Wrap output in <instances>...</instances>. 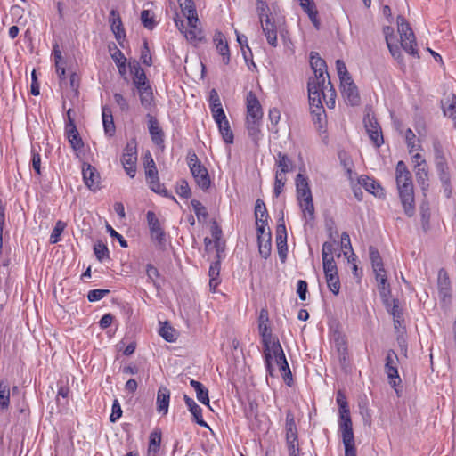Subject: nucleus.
<instances>
[{
    "label": "nucleus",
    "instance_id": "34",
    "mask_svg": "<svg viewBox=\"0 0 456 456\" xmlns=\"http://www.w3.org/2000/svg\"><path fill=\"white\" fill-rule=\"evenodd\" d=\"M148 117H149V132L151 134L152 142H162L163 133H162V129L160 128L158 120L155 118H153L152 116H151L150 114H148Z\"/></svg>",
    "mask_w": 456,
    "mask_h": 456
},
{
    "label": "nucleus",
    "instance_id": "37",
    "mask_svg": "<svg viewBox=\"0 0 456 456\" xmlns=\"http://www.w3.org/2000/svg\"><path fill=\"white\" fill-rule=\"evenodd\" d=\"M415 173L418 183L421 186L422 190H425L426 187L428 186V183H427L428 180L427 163L415 165Z\"/></svg>",
    "mask_w": 456,
    "mask_h": 456
},
{
    "label": "nucleus",
    "instance_id": "28",
    "mask_svg": "<svg viewBox=\"0 0 456 456\" xmlns=\"http://www.w3.org/2000/svg\"><path fill=\"white\" fill-rule=\"evenodd\" d=\"M297 199L312 196V191L308 183V179L302 174L296 176Z\"/></svg>",
    "mask_w": 456,
    "mask_h": 456
},
{
    "label": "nucleus",
    "instance_id": "44",
    "mask_svg": "<svg viewBox=\"0 0 456 456\" xmlns=\"http://www.w3.org/2000/svg\"><path fill=\"white\" fill-rule=\"evenodd\" d=\"M276 164L280 167V170H277L276 172H281L282 175L289 171L292 165L288 156L281 152L277 153Z\"/></svg>",
    "mask_w": 456,
    "mask_h": 456
},
{
    "label": "nucleus",
    "instance_id": "20",
    "mask_svg": "<svg viewBox=\"0 0 456 456\" xmlns=\"http://www.w3.org/2000/svg\"><path fill=\"white\" fill-rule=\"evenodd\" d=\"M438 292L443 302L451 299V281L446 272L443 269L438 273Z\"/></svg>",
    "mask_w": 456,
    "mask_h": 456
},
{
    "label": "nucleus",
    "instance_id": "38",
    "mask_svg": "<svg viewBox=\"0 0 456 456\" xmlns=\"http://www.w3.org/2000/svg\"><path fill=\"white\" fill-rule=\"evenodd\" d=\"M111 58L116 63L119 74L124 77L126 73V58L124 53L117 47H115V51L111 53Z\"/></svg>",
    "mask_w": 456,
    "mask_h": 456
},
{
    "label": "nucleus",
    "instance_id": "53",
    "mask_svg": "<svg viewBox=\"0 0 456 456\" xmlns=\"http://www.w3.org/2000/svg\"><path fill=\"white\" fill-rule=\"evenodd\" d=\"M378 289L384 305L389 306L388 298L391 294V289L390 285L387 283V281L378 283Z\"/></svg>",
    "mask_w": 456,
    "mask_h": 456
},
{
    "label": "nucleus",
    "instance_id": "31",
    "mask_svg": "<svg viewBox=\"0 0 456 456\" xmlns=\"http://www.w3.org/2000/svg\"><path fill=\"white\" fill-rule=\"evenodd\" d=\"M102 124L106 134L112 135L115 132V125L111 109L108 106L102 107Z\"/></svg>",
    "mask_w": 456,
    "mask_h": 456
},
{
    "label": "nucleus",
    "instance_id": "40",
    "mask_svg": "<svg viewBox=\"0 0 456 456\" xmlns=\"http://www.w3.org/2000/svg\"><path fill=\"white\" fill-rule=\"evenodd\" d=\"M188 28L181 31L184 34V37L187 40L195 42L200 40L201 38V31L197 27V23H188Z\"/></svg>",
    "mask_w": 456,
    "mask_h": 456
},
{
    "label": "nucleus",
    "instance_id": "45",
    "mask_svg": "<svg viewBox=\"0 0 456 456\" xmlns=\"http://www.w3.org/2000/svg\"><path fill=\"white\" fill-rule=\"evenodd\" d=\"M141 21L143 27L147 29H153L157 23L154 19V14L150 10H142L141 12Z\"/></svg>",
    "mask_w": 456,
    "mask_h": 456
},
{
    "label": "nucleus",
    "instance_id": "41",
    "mask_svg": "<svg viewBox=\"0 0 456 456\" xmlns=\"http://www.w3.org/2000/svg\"><path fill=\"white\" fill-rule=\"evenodd\" d=\"M255 218H256V224H258L262 221H267V219H268V213H267L265 204L260 199L256 200V201Z\"/></svg>",
    "mask_w": 456,
    "mask_h": 456
},
{
    "label": "nucleus",
    "instance_id": "42",
    "mask_svg": "<svg viewBox=\"0 0 456 456\" xmlns=\"http://www.w3.org/2000/svg\"><path fill=\"white\" fill-rule=\"evenodd\" d=\"M369 256L371 261L373 271H383V262L379 250L375 247L370 246L369 248Z\"/></svg>",
    "mask_w": 456,
    "mask_h": 456
},
{
    "label": "nucleus",
    "instance_id": "64",
    "mask_svg": "<svg viewBox=\"0 0 456 456\" xmlns=\"http://www.w3.org/2000/svg\"><path fill=\"white\" fill-rule=\"evenodd\" d=\"M324 275L338 273V267L334 258L322 260Z\"/></svg>",
    "mask_w": 456,
    "mask_h": 456
},
{
    "label": "nucleus",
    "instance_id": "46",
    "mask_svg": "<svg viewBox=\"0 0 456 456\" xmlns=\"http://www.w3.org/2000/svg\"><path fill=\"white\" fill-rule=\"evenodd\" d=\"M258 329L262 338L263 346L267 347L268 344H270L272 340H274L272 336L271 329L267 323L263 322L259 323Z\"/></svg>",
    "mask_w": 456,
    "mask_h": 456
},
{
    "label": "nucleus",
    "instance_id": "55",
    "mask_svg": "<svg viewBox=\"0 0 456 456\" xmlns=\"http://www.w3.org/2000/svg\"><path fill=\"white\" fill-rule=\"evenodd\" d=\"M286 178L281 174V172L275 173L274 189L273 194L276 198L280 196L285 186Z\"/></svg>",
    "mask_w": 456,
    "mask_h": 456
},
{
    "label": "nucleus",
    "instance_id": "3",
    "mask_svg": "<svg viewBox=\"0 0 456 456\" xmlns=\"http://www.w3.org/2000/svg\"><path fill=\"white\" fill-rule=\"evenodd\" d=\"M396 21L400 34L401 47L410 55L419 58L415 35L409 22L401 15L397 16Z\"/></svg>",
    "mask_w": 456,
    "mask_h": 456
},
{
    "label": "nucleus",
    "instance_id": "57",
    "mask_svg": "<svg viewBox=\"0 0 456 456\" xmlns=\"http://www.w3.org/2000/svg\"><path fill=\"white\" fill-rule=\"evenodd\" d=\"M149 187L151 191L160 195L168 196V192L166 188L159 183V177L147 181Z\"/></svg>",
    "mask_w": 456,
    "mask_h": 456
},
{
    "label": "nucleus",
    "instance_id": "17",
    "mask_svg": "<svg viewBox=\"0 0 456 456\" xmlns=\"http://www.w3.org/2000/svg\"><path fill=\"white\" fill-rule=\"evenodd\" d=\"M197 185L202 189L207 190L210 186V178L208 170L202 165L192 164L190 169Z\"/></svg>",
    "mask_w": 456,
    "mask_h": 456
},
{
    "label": "nucleus",
    "instance_id": "59",
    "mask_svg": "<svg viewBox=\"0 0 456 456\" xmlns=\"http://www.w3.org/2000/svg\"><path fill=\"white\" fill-rule=\"evenodd\" d=\"M345 446V456H356V448L354 444V436L342 438Z\"/></svg>",
    "mask_w": 456,
    "mask_h": 456
},
{
    "label": "nucleus",
    "instance_id": "22",
    "mask_svg": "<svg viewBox=\"0 0 456 456\" xmlns=\"http://www.w3.org/2000/svg\"><path fill=\"white\" fill-rule=\"evenodd\" d=\"M169 401H170V391L166 387H160L158 390L157 395V411L159 413H161L162 415H166L168 412V407H169Z\"/></svg>",
    "mask_w": 456,
    "mask_h": 456
},
{
    "label": "nucleus",
    "instance_id": "18",
    "mask_svg": "<svg viewBox=\"0 0 456 456\" xmlns=\"http://www.w3.org/2000/svg\"><path fill=\"white\" fill-rule=\"evenodd\" d=\"M261 25L263 32L266 37L268 44L273 46H277V30L276 25L272 20L270 15H266V18L261 20Z\"/></svg>",
    "mask_w": 456,
    "mask_h": 456
},
{
    "label": "nucleus",
    "instance_id": "21",
    "mask_svg": "<svg viewBox=\"0 0 456 456\" xmlns=\"http://www.w3.org/2000/svg\"><path fill=\"white\" fill-rule=\"evenodd\" d=\"M444 115L452 119L456 128V95L452 94L441 101Z\"/></svg>",
    "mask_w": 456,
    "mask_h": 456
},
{
    "label": "nucleus",
    "instance_id": "50",
    "mask_svg": "<svg viewBox=\"0 0 456 456\" xmlns=\"http://www.w3.org/2000/svg\"><path fill=\"white\" fill-rule=\"evenodd\" d=\"M159 335L167 342H174L176 339V331L167 323H165L159 330Z\"/></svg>",
    "mask_w": 456,
    "mask_h": 456
},
{
    "label": "nucleus",
    "instance_id": "4",
    "mask_svg": "<svg viewBox=\"0 0 456 456\" xmlns=\"http://www.w3.org/2000/svg\"><path fill=\"white\" fill-rule=\"evenodd\" d=\"M310 65L314 70V76L310 77L308 81H314V83L319 82L320 84H325V74L330 78L327 65L323 59H322L317 53L312 52L310 54Z\"/></svg>",
    "mask_w": 456,
    "mask_h": 456
},
{
    "label": "nucleus",
    "instance_id": "48",
    "mask_svg": "<svg viewBox=\"0 0 456 456\" xmlns=\"http://www.w3.org/2000/svg\"><path fill=\"white\" fill-rule=\"evenodd\" d=\"M161 432L155 430L151 433L149 439V452L156 453L160 446Z\"/></svg>",
    "mask_w": 456,
    "mask_h": 456
},
{
    "label": "nucleus",
    "instance_id": "30",
    "mask_svg": "<svg viewBox=\"0 0 456 456\" xmlns=\"http://www.w3.org/2000/svg\"><path fill=\"white\" fill-rule=\"evenodd\" d=\"M213 41L219 53L223 56L224 63H228V41L224 34L216 32Z\"/></svg>",
    "mask_w": 456,
    "mask_h": 456
},
{
    "label": "nucleus",
    "instance_id": "7",
    "mask_svg": "<svg viewBox=\"0 0 456 456\" xmlns=\"http://www.w3.org/2000/svg\"><path fill=\"white\" fill-rule=\"evenodd\" d=\"M146 219L151 240L159 246L164 245L165 232L155 213L152 211H148L146 215Z\"/></svg>",
    "mask_w": 456,
    "mask_h": 456
},
{
    "label": "nucleus",
    "instance_id": "43",
    "mask_svg": "<svg viewBox=\"0 0 456 456\" xmlns=\"http://www.w3.org/2000/svg\"><path fill=\"white\" fill-rule=\"evenodd\" d=\"M10 403V387L6 381H0V407L5 409Z\"/></svg>",
    "mask_w": 456,
    "mask_h": 456
},
{
    "label": "nucleus",
    "instance_id": "13",
    "mask_svg": "<svg viewBox=\"0 0 456 456\" xmlns=\"http://www.w3.org/2000/svg\"><path fill=\"white\" fill-rule=\"evenodd\" d=\"M341 93L346 102L351 106H356L360 102L358 88L353 79L345 80L340 83Z\"/></svg>",
    "mask_w": 456,
    "mask_h": 456
},
{
    "label": "nucleus",
    "instance_id": "16",
    "mask_svg": "<svg viewBox=\"0 0 456 456\" xmlns=\"http://www.w3.org/2000/svg\"><path fill=\"white\" fill-rule=\"evenodd\" d=\"M364 126L372 142H384L381 127L374 118L368 115L364 118Z\"/></svg>",
    "mask_w": 456,
    "mask_h": 456
},
{
    "label": "nucleus",
    "instance_id": "24",
    "mask_svg": "<svg viewBox=\"0 0 456 456\" xmlns=\"http://www.w3.org/2000/svg\"><path fill=\"white\" fill-rule=\"evenodd\" d=\"M183 399L188 410L193 417V420L201 427H208V424L203 419L201 408L188 395H184Z\"/></svg>",
    "mask_w": 456,
    "mask_h": 456
},
{
    "label": "nucleus",
    "instance_id": "56",
    "mask_svg": "<svg viewBox=\"0 0 456 456\" xmlns=\"http://www.w3.org/2000/svg\"><path fill=\"white\" fill-rule=\"evenodd\" d=\"M94 254L96 258L102 262L103 260L109 258V249L103 243L98 242L94 245Z\"/></svg>",
    "mask_w": 456,
    "mask_h": 456
},
{
    "label": "nucleus",
    "instance_id": "47",
    "mask_svg": "<svg viewBox=\"0 0 456 456\" xmlns=\"http://www.w3.org/2000/svg\"><path fill=\"white\" fill-rule=\"evenodd\" d=\"M325 279L330 291L334 295H338L340 290V281L338 274H329L325 276Z\"/></svg>",
    "mask_w": 456,
    "mask_h": 456
},
{
    "label": "nucleus",
    "instance_id": "36",
    "mask_svg": "<svg viewBox=\"0 0 456 456\" xmlns=\"http://www.w3.org/2000/svg\"><path fill=\"white\" fill-rule=\"evenodd\" d=\"M72 150L76 156L82 163H87L92 157V152L89 144H71Z\"/></svg>",
    "mask_w": 456,
    "mask_h": 456
},
{
    "label": "nucleus",
    "instance_id": "51",
    "mask_svg": "<svg viewBox=\"0 0 456 456\" xmlns=\"http://www.w3.org/2000/svg\"><path fill=\"white\" fill-rule=\"evenodd\" d=\"M65 227H66V223H64L61 220L55 224V226L53 229L51 236H50V242L52 244H55L61 240V235L62 232L64 231Z\"/></svg>",
    "mask_w": 456,
    "mask_h": 456
},
{
    "label": "nucleus",
    "instance_id": "61",
    "mask_svg": "<svg viewBox=\"0 0 456 456\" xmlns=\"http://www.w3.org/2000/svg\"><path fill=\"white\" fill-rule=\"evenodd\" d=\"M176 193L184 199H188L191 196V189L188 183L185 180H180L176 185Z\"/></svg>",
    "mask_w": 456,
    "mask_h": 456
},
{
    "label": "nucleus",
    "instance_id": "52",
    "mask_svg": "<svg viewBox=\"0 0 456 456\" xmlns=\"http://www.w3.org/2000/svg\"><path fill=\"white\" fill-rule=\"evenodd\" d=\"M40 145L37 144V147L32 146L31 148V155H32V167L34 170L40 175V163H41V158H40Z\"/></svg>",
    "mask_w": 456,
    "mask_h": 456
},
{
    "label": "nucleus",
    "instance_id": "32",
    "mask_svg": "<svg viewBox=\"0 0 456 456\" xmlns=\"http://www.w3.org/2000/svg\"><path fill=\"white\" fill-rule=\"evenodd\" d=\"M258 250L261 256L267 258L271 255L272 250V234L270 228H267V235L257 240Z\"/></svg>",
    "mask_w": 456,
    "mask_h": 456
},
{
    "label": "nucleus",
    "instance_id": "25",
    "mask_svg": "<svg viewBox=\"0 0 456 456\" xmlns=\"http://www.w3.org/2000/svg\"><path fill=\"white\" fill-rule=\"evenodd\" d=\"M358 183L362 186L368 192L380 197L383 195V189L380 184L373 178L367 175H361L358 179Z\"/></svg>",
    "mask_w": 456,
    "mask_h": 456
},
{
    "label": "nucleus",
    "instance_id": "62",
    "mask_svg": "<svg viewBox=\"0 0 456 456\" xmlns=\"http://www.w3.org/2000/svg\"><path fill=\"white\" fill-rule=\"evenodd\" d=\"M133 84H134V87L136 88L137 92H139L140 90H142V88L151 87V86L150 85V82L146 77V74L133 77Z\"/></svg>",
    "mask_w": 456,
    "mask_h": 456
},
{
    "label": "nucleus",
    "instance_id": "19",
    "mask_svg": "<svg viewBox=\"0 0 456 456\" xmlns=\"http://www.w3.org/2000/svg\"><path fill=\"white\" fill-rule=\"evenodd\" d=\"M110 28L115 36L117 41L120 43L121 39L126 37V32L123 28V23L119 15V12L117 10H111L110 12Z\"/></svg>",
    "mask_w": 456,
    "mask_h": 456
},
{
    "label": "nucleus",
    "instance_id": "54",
    "mask_svg": "<svg viewBox=\"0 0 456 456\" xmlns=\"http://www.w3.org/2000/svg\"><path fill=\"white\" fill-rule=\"evenodd\" d=\"M336 69L340 83L345 80H350V78H352L347 71L345 62L342 60L336 61Z\"/></svg>",
    "mask_w": 456,
    "mask_h": 456
},
{
    "label": "nucleus",
    "instance_id": "35",
    "mask_svg": "<svg viewBox=\"0 0 456 456\" xmlns=\"http://www.w3.org/2000/svg\"><path fill=\"white\" fill-rule=\"evenodd\" d=\"M190 385L194 388L199 402L208 406L209 398L208 389L200 382L194 379H191Z\"/></svg>",
    "mask_w": 456,
    "mask_h": 456
},
{
    "label": "nucleus",
    "instance_id": "27",
    "mask_svg": "<svg viewBox=\"0 0 456 456\" xmlns=\"http://www.w3.org/2000/svg\"><path fill=\"white\" fill-rule=\"evenodd\" d=\"M140 103L147 111H151L155 108V98L152 87L142 88L138 92Z\"/></svg>",
    "mask_w": 456,
    "mask_h": 456
},
{
    "label": "nucleus",
    "instance_id": "1",
    "mask_svg": "<svg viewBox=\"0 0 456 456\" xmlns=\"http://www.w3.org/2000/svg\"><path fill=\"white\" fill-rule=\"evenodd\" d=\"M395 179L404 213L409 217H411L415 213L411 174L408 170L405 163L402 160L396 165Z\"/></svg>",
    "mask_w": 456,
    "mask_h": 456
},
{
    "label": "nucleus",
    "instance_id": "12",
    "mask_svg": "<svg viewBox=\"0 0 456 456\" xmlns=\"http://www.w3.org/2000/svg\"><path fill=\"white\" fill-rule=\"evenodd\" d=\"M210 111L222 134L224 142H228V120L222 104L216 105L215 108L211 107Z\"/></svg>",
    "mask_w": 456,
    "mask_h": 456
},
{
    "label": "nucleus",
    "instance_id": "14",
    "mask_svg": "<svg viewBox=\"0 0 456 456\" xmlns=\"http://www.w3.org/2000/svg\"><path fill=\"white\" fill-rule=\"evenodd\" d=\"M276 246L278 254L281 261H284L287 256L288 246H287V230L284 224L283 217H281L280 223L276 227Z\"/></svg>",
    "mask_w": 456,
    "mask_h": 456
},
{
    "label": "nucleus",
    "instance_id": "58",
    "mask_svg": "<svg viewBox=\"0 0 456 456\" xmlns=\"http://www.w3.org/2000/svg\"><path fill=\"white\" fill-rule=\"evenodd\" d=\"M280 368L281 374L283 378L284 382L289 386L291 387L293 379H292V373L290 370V368L289 366L288 362H283V364L278 365Z\"/></svg>",
    "mask_w": 456,
    "mask_h": 456
},
{
    "label": "nucleus",
    "instance_id": "11",
    "mask_svg": "<svg viewBox=\"0 0 456 456\" xmlns=\"http://www.w3.org/2000/svg\"><path fill=\"white\" fill-rule=\"evenodd\" d=\"M263 118V111L258 99L253 92H248L247 94V120H254L261 122Z\"/></svg>",
    "mask_w": 456,
    "mask_h": 456
},
{
    "label": "nucleus",
    "instance_id": "9",
    "mask_svg": "<svg viewBox=\"0 0 456 456\" xmlns=\"http://www.w3.org/2000/svg\"><path fill=\"white\" fill-rule=\"evenodd\" d=\"M83 181L86 186L92 191H96L100 189L101 176L95 167L89 163L82 165Z\"/></svg>",
    "mask_w": 456,
    "mask_h": 456
},
{
    "label": "nucleus",
    "instance_id": "10",
    "mask_svg": "<svg viewBox=\"0 0 456 456\" xmlns=\"http://www.w3.org/2000/svg\"><path fill=\"white\" fill-rule=\"evenodd\" d=\"M283 349L278 339L272 340L270 344H268L267 347L264 346V357L265 368L269 375L273 376V366L272 364V361L273 358H276V355L281 354Z\"/></svg>",
    "mask_w": 456,
    "mask_h": 456
},
{
    "label": "nucleus",
    "instance_id": "23",
    "mask_svg": "<svg viewBox=\"0 0 456 456\" xmlns=\"http://www.w3.org/2000/svg\"><path fill=\"white\" fill-rule=\"evenodd\" d=\"M338 427L341 431L342 438L354 437L350 411L339 412Z\"/></svg>",
    "mask_w": 456,
    "mask_h": 456
},
{
    "label": "nucleus",
    "instance_id": "5",
    "mask_svg": "<svg viewBox=\"0 0 456 456\" xmlns=\"http://www.w3.org/2000/svg\"><path fill=\"white\" fill-rule=\"evenodd\" d=\"M398 362L396 353L394 350H388L386 357L385 371L393 387L401 383V378L397 370Z\"/></svg>",
    "mask_w": 456,
    "mask_h": 456
},
{
    "label": "nucleus",
    "instance_id": "6",
    "mask_svg": "<svg viewBox=\"0 0 456 456\" xmlns=\"http://www.w3.org/2000/svg\"><path fill=\"white\" fill-rule=\"evenodd\" d=\"M137 149L135 144H126L125 152L121 158L123 167L131 178L134 177L136 173Z\"/></svg>",
    "mask_w": 456,
    "mask_h": 456
},
{
    "label": "nucleus",
    "instance_id": "33",
    "mask_svg": "<svg viewBox=\"0 0 456 456\" xmlns=\"http://www.w3.org/2000/svg\"><path fill=\"white\" fill-rule=\"evenodd\" d=\"M182 11L187 17L188 23H198L199 19L197 15V11L195 8L194 2L192 0H184L183 4H181Z\"/></svg>",
    "mask_w": 456,
    "mask_h": 456
},
{
    "label": "nucleus",
    "instance_id": "60",
    "mask_svg": "<svg viewBox=\"0 0 456 456\" xmlns=\"http://www.w3.org/2000/svg\"><path fill=\"white\" fill-rule=\"evenodd\" d=\"M140 59L144 65L148 67H151L152 65L151 55L150 53L148 42L146 40H143Z\"/></svg>",
    "mask_w": 456,
    "mask_h": 456
},
{
    "label": "nucleus",
    "instance_id": "63",
    "mask_svg": "<svg viewBox=\"0 0 456 456\" xmlns=\"http://www.w3.org/2000/svg\"><path fill=\"white\" fill-rule=\"evenodd\" d=\"M109 293V289H92L87 294V299L90 302H96L103 298Z\"/></svg>",
    "mask_w": 456,
    "mask_h": 456
},
{
    "label": "nucleus",
    "instance_id": "15",
    "mask_svg": "<svg viewBox=\"0 0 456 456\" xmlns=\"http://www.w3.org/2000/svg\"><path fill=\"white\" fill-rule=\"evenodd\" d=\"M217 260L211 264L209 267V287L210 290L216 291V288L220 283L219 273H220V262L221 259L225 257L224 250L217 249L216 254Z\"/></svg>",
    "mask_w": 456,
    "mask_h": 456
},
{
    "label": "nucleus",
    "instance_id": "2",
    "mask_svg": "<svg viewBox=\"0 0 456 456\" xmlns=\"http://www.w3.org/2000/svg\"><path fill=\"white\" fill-rule=\"evenodd\" d=\"M325 84H320L319 82L314 83V81L307 82L309 105L313 120L315 124H318L320 127L325 120V110L322 106V97H325L324 90Z\"/></svg>",
    "mask_w": 456,
    "mask_h": 456
},
{
    "label": "nucleus",
    "instance_id": "49",
    "mask_svg": "<svg viewBox=\"0 0 456 456\" xmlns=\"http://www.w3.org/2000/svg\"><path fill=\"white\" fill-rule=\"evenodd\" d=\"M193 211L197 216V219L200 223L204 222L208 216V211L206 208L196 200L191 201Z\"/></svg>",
    "mask_w": 456,
    "mask_h": 456
},
{
    "label": "nucleus",
    "instance_id": "26",
    "mask_svg": "<svg viewBox=\"0 0 456 456\" xmlns=\"http://www.w3.org/2000/svg\"><path fill=\"white\" fill-rule=\"evenodd\" d=\"M71 111V109H69L67 111L68 120L65 126V134L67 136L69 142H82L81 138L79 137V133L74 123V120L70 117Z\"/></svg>",
    "mask_w": 456,
    "mask_h": 456
},
{
    "label": "nucleus",
    "instance_id": "8",
    "mask_svg": "<svg viewBox=\"0 0 456 456\" xmlns=\"http://www.w3.org/2000/svg\"><path fill=\"white\" fill-rule=\"evenodd\" d=\"M436 166L439 175L440 181L444 187V192L447 198H450L452 193L451 179L448 172V167L445 159L443 155H440L436 149Z\"/></svg>",
    "mask_w": 456,
    "mask_h": 456
},
{
    "label": "nucleus",
    "instance_id": "39",
    "mask_svg": "<svg viewBox=\"0 0 456 456\" xmlns=\"http://www.w3.org/2000/svg\"><path fill=\"white\" fill-rule=\"evenodd\" d=\"M388 305H385L387 312L393 316L395 322L400 323V320L403 318V312L399 306L398 299L388 298Z\"/></svg>",
    "mask_w": 456,
    "mask_h": 456
},
{
    "label": "nucleus",
    "instance_id": "29",
    "mask_svg": "<svg viewBox=\"0 0 456 456\" xmlns=\"http://www.w3.org/2000/svg\"><path fill=\"white\" fill-rule=\"evenodd\" d=\"M303 216L307 221L314 219V206L313 196L297 199Z\"/></svg>",
    "mask_w": 456,
    "mask_h": 456
}]
</instances>
